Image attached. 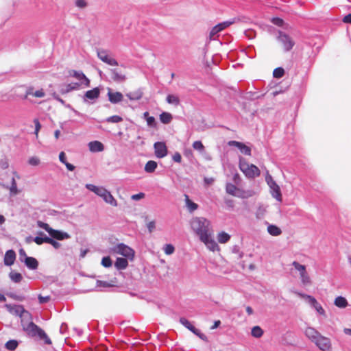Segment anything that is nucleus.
Masks as SVG:
<instances>
[{"label": "nucleus", "instance_id": "4468645a", "mask_svg": "<svg viewBox=\"0 0 351 351\" xmlns=\"http://www.w3.org/2000/svg\"><path fill=\"white\" fill-rule=\"evenodd\" d=\"M111 78L116 82H123L126 80V75L119 69H110Z\"/></svg>", "mask_w": 351, "mask_h": 351}, {"label": "nucleus", "instance_id": "72a5a7b5", "mask_svg": "<svg viewBox=\"0 0 351 351\" xmlns=\"http://www.w3.org/2000/svg\"><path fill=\"white\" fill-rule=\"evenodd\" d=\"M251 334L256 338H260L263 335V330L261 327L256 326L252 328Z\"/></svg>", "mask_w": 351, "mask_h": 351}, {"label": "nucleus", "instance_id": "a878e982", "mask_svg": "<svg viewBox=\"0 0 351 351\" xmlns=\"http://www.w3.org/2000/svg\"><path fill=\"white\" fill-rule=\"evenodd\" d=\"M128 263L125 258H117L114 265L118 269H124L128 267Z\"/></svg>", "mask_w": 351, "mask_h": 351}, {"label": "nucleus", "instance_id": "774afa93", "mask_svg": "<svg viewBox=\"0 0 351 351\" xmlns=\"http://www.w3.org/2000/svg\"><path fill=\"white\" fill-rule=\"evenodd\" d=\"M147 228L149 230V232H152L155 229V228H156L155 221H149L147 223Z\"/></svg>", "mask_w": 351, "mask_h": 351}, {"label": "nucleus", "instance_id": "3c124183", "mask_svg": "<svg viewBox=\"0 0 351 351\" xmlns=\"http://www.w3.org/2000/svg\"><path fill=\"white\" fill-rule=\"evenodd\" d=\"M34 125H35V132H34V134L36 136V138H38V132L41 128V125L39 122V120L38 119H35L34 120Z\"/></svg>", "mask_w": 351, "mask_h": 351}, {"label": "nucleus", "instance_id": "79ce46f5", "mask_svg": "<svg viewBox=\"0 0 351 351\" xmlns=\"http://www.w3.org/2000/svg\"><path fill=\"white\" fill-rule=\"evenodd\" d=\"M300 278H301V281H302V284L304 285H308L311 282L310 278H309L306 271L300 274Z\"/></svg>", "mask_w": 351, "mask_h": 351}, {"label": "nucleus", "instance_id": "473e14b6", "mask_svg": "<svg viewBox=\"0 0 351 351\" xmlns=\"http://www.w3.org/2000/svg\"><path fill=\"white\" fill-rule=\"evenodd\" d=\"M334 304L337 307H346L348 305V302L344 297L339 296L335 300Z\"/></svg>", "mask_w": 351, "mask_h": 351}, {"label": "nucleus", "instance_id": "f704fd0d", "mask_svg": "<svg viewBox=\"0 0 351 351\" xmlns=\"http://www.w3.org/2000/svg\"><path fill=\"white\" fill-rule=\"evenodd\" d=\"M81 84L80 83H71L65 85L64 89L62 90L63 93H69L71 90L77 89Z\"/></svg>", "mask_w": 351, "mask_h": 351}, {"label": "nucleus", "instance_id": "9b49d317", "mask_svg": "<svg viewBox=\"0 0 351 351\" xmlns=\"http://www.w3.org/2000/svg\"><path fill=\"white\" fill-rule=\"evenodd\" d=\"M45 96V92L43 88L35 90L32 86H29L27 88L25 94V99H28L29 97L36 98H43Z\"/></svg>", "mask_w": 351, "mask_h": 351}, {"label": "nucleus", "instance_id": "052dcab7", "mask_svg": "<svg viewBox=\"0 0 351 351\" xmlns=\"http://www.w3.org/2000/svg\"><path fill=\"white\" fill-rule=\"evenodd\" d=\"M145 193H138V194L132 195L131 196V199H132V200L137 201V200H139V199H141L144 198V197H145Z\"/></svg>", "mask_w": 351, "mask_h": 351}, {"label": "nucleus", "instance_id": "de8ad7c7", "mask_svg": "<svg viewBox=\"0 0 351 351\" xmlns=\"http://www.w3.org/2000/svg\"><path fill=\"white\" fill-rule=\"evenodd\" d=\"M10 191L11 193H12L14 195L17 194L19 192L18 189H17L16 182L14 178H12V184H11V186L10 188Z\"/></svg>", "mask_w": 351, "mask_h": 351}, {"label": "nucleus", "instance_id": "c9c22d12", "mask_svg": "<svg viewBox=\"0 0 351 351\" xmlns=\"http://www.w3.org/2000/svg\"><path fill=\"white\" fill-rule=\"evenodd\" d=\"M238 189L239 188H237L235 185L231 183H228L226 186V193L232 196H234Z\"/></svg>", "mask_w": 351, "mask_h": 351}, {"label": "nucleus", "instance_id": "bf43d9fd", "mask_svg": "<svg viewBox=\"0 0 351 351\" xmlns=\"http://www.w3.org/2000/svg\"><path fill=\"white\" fill-rule=\"evenodd\" d=\"M0 167L2 169H5L8 167V161L5 158L0 159Z\"/></svg>", "mask_w": 351, "mask_h": 351}, {"label": "nucleus", "instance_id": "20e7f679", "mask_svg": "<svg viewBox=\"0 0 351 351\" xmlns=\"http://www.w3.org/2000/svg\"><path fill=\"white\" fill-rule=\"evenodd\" d=\"M112 251L117 254H121L128 258L132 259L134 256V251L129 246L119 243L112 248Z\"/></svg>", "mask_w": 351, "mask_h": 351}, {"label": "nucleus", "instance_id": "ea45409f", "mask_svg": "<svg viewBox=\"0 0 351 351\" xmlns=\"http://www.w3.org/2000/svg\"><path fill=\"white\" fill-rule=\"evenodd\" d=\"M10 279L14 282H20L22 280V276L20 273L17 272H10Z\"/></svg>", "mask_w": 351, "mask_h": 351}, {"label": "nucleus", "instance_id": "412c9836", "mask_svg": "<svg viewBox=\"0 0 351 351\" xmlns=\"http://www.w3.org/2000/svg\"><path fill=\"white\" fill-rule=\"evenodd\" d=\"M88 147L90 152H99L104 149V145L97 141H91L88 143Z\"/></svg>", "mask_w": 351, "mask_h": 351}, {"label": "nucleus", "instance_id": "c756f323", "mask_svg": "<svg viewBox=\"0 0 351 351\" xmlns=\"http://www.w3.org/2000/svg\"><path fill=\"white\" fill-rule=\"evenodd\" d=\"M157 162L154 160H149L145 165V171L147 173L154 172L157 168Z\"/></svg>", "mask_w": 351, "mask_h": 351}, {"label": "nucleus", "instance_id": "f03ea898", "mask_svg": "<svg viewBox=\"0 0 351 351\" xmlns=\"http://www.w3.org/2000/svg\"><path fill=\"white\" fill-rule=\"evenodd\" d=\"M239 169L249 178H254L261 174L260 169L256 165L249 164L243 158L239 159Z\"/></svg>", "mask_w": 351, "mask_h": 351}, {"label": "nucleus", "instance_id": "69168bd1", "mask_svg": "<svg viewBox=\"0 0 351 351\" xmlns=\"http://www.w3.org/2000/svg\"><path fill=\"white\" fill-rule=\"evenodd\" d=\"M39 162H40V160L36 157H32L29 160V163L31 165L36 166V165H38L39 164Z\"/></svg>", "mask_w": 351, "mask_h": 351}, {"label": "nucleus", "instance_id": "0e129e2a", "mask_svg": "<svg viewBox=\"0 0 351 351\" xmlns=\"http://www.w3.org/2000/svg\"><path fill=\"white\" fill-rule=\"evenodd\" d=\"M75 5L80 8H84L87 5V3L84 0H76Z\"/></svg>", "mask_w": 351, "mask_h": 351}, {"label": "nucleus", "instance_id": "6e6d98bb", "mask_svg": "<svg viewBox=\"0 0 351 351\" xmlns=\"http://www.w3.org/2000/svg\"><path fill=\"white\" fill-rule=\"evenodd\" d=\"M38 300H39L40 304H46L48 302H49L51 300V298H50V296H42L40 295L38 296Z\"/></svg>", "mask_w": 351, "mask_h": 351}, {"label": "nucleus", "instance_id": "c03bdc74", "mask_svg": "<svg viewBox=\"0 0 351 351\" xmlns=\"http://www.w3.org/2000/svg\"><path fill=\"white\" fill-rule=\"evenodd\" d=\"M292 265L294 266L295 269L300 272V274L306 271V267L297 261H293Z\"/></svg>", "mask_w": 351, "mask_h": 351}, {"label": "nucleus", "instance_id": "393cba45", "mask_svg": "<svg viewBox=\"0 0 351 351\" xmlns=\"http://www.w3.org/2000/svg\"><path fill=\"white\" fill-rule=\"evenodd\" d=\"M217 239L220 243H226L230 239V235L225 232H220L217 234Z\"/></svg>", "mask_w": 351, "mask_h": 351}, {"label": "nucleus", "instance_id": "4c0bfd02", "mask_svg": "<svg viewBox=\"0 0 351 351\" xmlns=\"http://www.w3.org/2000/svg\"><path fill=\"white\" fill-rule=\"evenodd\" d=\"M167 101L170 104L178 106L180 104V99L178 96L174 95H169L167 97Z\"/></svg>", "mask_w": 351, "mask_h": 351}, {"label": "nucleus", "instance_id": "e433bc0d", "mask_svg": "<svg viewBox=\"0 0 351 351\" xmlns=\"http://www.w3.org/2000/svg\"><path fill=\"white\" fill-rule=\"evenodd\" d=\"M234 196L240 198H247L252 196V193L250 191H245L238 189Z\"/></svg>", "mask_w": 351, "mask_h": 351}, {"label": "nucleus", "instance_id": "1a4fd4ad", "mask_svg": "<svg viewBox=\"0 0 351 351\" xmlns=\"http://www.w3.org/2000/svg\"><path fill=\"white\" fill-rule=\"evenodd\" d=\"M97 195H99V197H102L103 199L106 203H108L113 206H117V200L114 198V197L110 193V192L107 191L105 188L101 187L99 192H98V193Z\"/></svg>", "mask_w": 351, "mask_h": 351}, {"label": "nucleus", "instance_id": "49530a36", "mask_svg": "<svg viewBox=\"0 0 351 351\" xmlns=\"http://www.w3.org/2000/svg\"><path fill=\"white\" fill-rule=\"evenodd\" d=\"M175 248L171 244H166L164 247V252L167 255H171L174 252Z\"/></svg>", "mask_w": 351, "mask_h": 351}, {"label": "nucleus", "instance_id": "f257e3e1", "mask_svg": "<svg viewBox=\"0 0 351 351\" xmlns=\"http://www.w3.org/2000/svg\"><path fill=\"white\" fill-rule=\"evenodd\" d=\"M191 226L194 232L199 236L200 241L210 251L219 250V245L212 238L213 230L208 220L204 217H194L191 221Z\"/></svg>", "mask_w": 351, "mask_h": 351}, {"label": "nucleus", "instance_id": "13d9d810", "mask_svg": "<svg viewBox=\"0 0 351 351\" xmlns=\"http://www.w3.org/2000/svg\"><path fill=\"white\" fill-rule=\"evenodd\" d=\"M147 123L150 127H156V123L154 117H149L147 118Z\"/></svg>", "mask_w": 351, "mask_h": 351}, {"label": "nucleus", "instance_id": "9d476101", "mask_svg": "<svg viewBox=\"0 0 351 351\" xmlns=\"http://www.w3.org/2000/svg\"><path fill=\"white\" fill-rule=\"evenodd\" d=\"M69 75L75 77L78 80L81 82L80 83L82 85H84L86 87L90 86V80L84 74L82 71H77L75 70H71L69 71Z\"/></svg>", "mask_w": 351, "mask_h": 351}, {"label": "nucleus", "instance_id": "2eb2a0df", "mask_svg": "<svg viewBox=\"0 0 351 351\" xmlns=\"http://www.w3.org/2000/svg\"><path fill=\"white\" fill-rule=\"evenodd\" d=\"M230 145H233L237 147L241 153L244 154L246 156H251V149L250 147L245 145L244 143L238 142L236 141H232L228 143Z\"/></svg>", "mask_w": 351, "mask_h": 351}, {"label": "nucleus", "instance_id": "0eeeda50", "mask_svg": "<svg viewBox=\"0 0 351 351\" xmlns=\"http://www.w3.org/2000/svg\"><path fill=\"white\" fill-rule=\"evenodd\" d=\"M278 40L282 43L286 51H290L295 45V42L289 36L281 32L278 36Z\"/></svg>", "mask_w": 351, "mask_h": 351}, {"label": "nucleus", "instance_id": "a19ab883", "mask_svg": "<svg viewBox=\"0 0 351 351\" xmlns=\"http://www.w3.org/2000/svg\"><path fill=\"white\" fill-rule=\"evenodd\" d=\"M285 74V70L282 67L276 68L273 71V76L275 78H280Z\"/></svg>", "mask_w": 351, "mask_h": 351}, {"label": "nucleus", "instance_id": "a18cd8bd", "mask_svg": "<svg viewBox=\"0 0 351 351\" xmlns=\"http://www.w3.org/2000/svg\"><path fill=\"white\" fill-rule=\"evenodd\" d=\"M193 147L194 149L198 150L199 152H203L204 150V146L200 141H196L193 142Z\"/></svg>", "mask_w": 351, "mask_h": 351}, {"label": "nucleus", "instance_id": "7c9ffc66", "mask_svg": "<svg viewBox=\"0 0 351 351\" xmlns=\"http://www.w3.org/2000/svg\"><path fill=\"white\" fill-rule=\"evenodd\" d=\"M172 115L169 112H162L160 115V120L162 123L168 124L172 120Z\"/></svg>", "mask_w": 351, "mask_h": 351}, {"label": "nucleus", "instance_id": "c85d7f7f", "mask_svg": "<svg viewBox=\"0 0 351 351\" xmlns=\"http://www.w3.org/2000/svg\"><path fill=\"white\" fill-rule=\"evenodd\" d=\"M298 295H300L303 299H304L305 301L308 304L313 306V307H317L318 303L315 298H313L311 295H304V294H300V293H299Z\"/></svg>", "mask_w": 351, "mask_h": 351}, {"label": "nucleus", "instance_id": "a211bd4d", "mask_svg": "<svg viewBox=\"0 0 351 351\" xmlns=\"http://www.w3.org/2000/svg\"><path fill=\"white\" fill-rule=\"evenodd\" d=\"M96 285L97 287L109 288L117 286V280L116 278L110 281L97 280Z\"/></svg>", "mask_w": 351, "mask_h": 351}, {"label": "nucleus", "instance_id": "680f3d73", "mask_svg": "<svg viewBox=\"0 0 351 351\" xmlns=\"http://www.w3.org/2000/svg\"><path fill=\"white\" fill-rule=\"evenodd\" d=\"M21 311V308H8V311L10 314L19 316L20 317V312Z\"/></svg>", "mask_w": 351, "mask_h": 351}, {"label": "nucleus", "instance_id": "f3484780", "mask_svg": "<svg viewBox=\"0 0 351 351\" xmlns=\"http://www.w3.org/2000/svg\"><path fill=\"white\" fill-rule=\"evenodd\" d=\"M109 101L112 104H117L123 100V96L120 92H112L108 90V93Z\"/></svg>", "mask_w": 351, "mask_h": 351}, {"label": "nucleus", "instance_id": "338daca9", "mask_svg": "<svg viewBox=\"0 0 351 351\" xmlns=\"http://www.w3.org/2000/svg\"><path fill=\"white\" fill-rule=\"evenodd\" d=\"M173 160L176 162H178V163L181 162L182 156H181L180 154L178 152L175 153L174 155L173 156Z\"/></svg>", "mask_w": 351, "mask_h": 351}, {"label": "nucleus", "instance_id": "7ed1b4c3", "mask_svg": "<svg viewBox=\"0 0 351 351\" xmlns=\"http://www.w3.org/2000/svg\"><path fill=\"white\" fill-rule=\"evenodd\" d=\"M38 225L40 228L46 230L53 239L62 241L70 238V235L68 233L58 230H54L51 228L48 223L38 221Z\"/></svg>", "mask_w": 351, "mask_h": 351}, {"label": "nucleus", "instance_id": "5fc2aeb1", "mask_svg": "<svg viewBox=\"0 0 351 351\" xmlns=\"http://www.w3.org/2000/svg\"><path fill=\"white\" fill-rule=\"evenodd\" d=\"M86 188L90 190L91 191L94 192L95 194H97L98 192H99L100 189H101V187H99L93 184H87Z\"/></svg>", "mask_w": 351, "mask_h": 351}, {"label": "nucleus", "instance_id": "8fccbe9b", "mask_svg": "<svg viewBox=\"0 0 351 351\" xmlns=\"http://www.w3.org/2000/svg\"><path fill=\"white\" fill-rule=\"evenodd\" d=\"M101 265L105 267H109L112 265V261L109 256L104 257L101 260Z\"/></svg>", "mask_w": 351, "mask_h": 351}, {"label": "nucleus", "instance_id": "2f4dec72", "mask_svg": "<svg viewBox=\"0 0 351 351\" xmlns=\"http://www.w3.org/2000/svg\"><path fill=\"white\" fill-rule=\"evenodd\" d=\"M18 345L19 342L16 340L12 339L6 342L5 348L10 351H14L16 349Z\"/></svg>", "mask_w": 351, "mask_h": 351}, {"label": "nucleus", "instance_id": "bb28decb", "mask_svg": "<svg viewBox=\"0 0 351 351\" xmlns=\"http://www.w3.org/2000/svg\"><path fill=\"white\" fill-rule=\"evenodd\" d=\"M267 232L272 236H279L282 234L281 229L275 225H269L267 227Z\"/></svg>", "mask_w": 351, "mask_h": 351}, {"label": "nucleus", "instance_id": "09e8293b", "mask_svg": "<svg viewBox=\"0 0 351 351\" xmlns=\"http://www.w3.org/2000/svg\"><path fill=\"white\" fill-rule=\"evenodd\" d=\"M47 240H49V237H36L34 239V242L37 245H41L43 243H48Z\"/></svg>", "mask_w": 351, "mask_h": 351}, {"label": "nucleus", "instance_id": "ddd939ff", "mask_svg": "<svg viewBox=\"0 0 351 351\" xmlns=\"http://www.w3.org/2000/svg\"><path fill=\"white\" fill-rule=\"evenodd\" d=\"M23 329L28 335L32 337L38 336L40 330H41V328L36 325L33 322H29L27 325H24Z\"/></svg>", "mask_w": 351, "mask_h": 351}, {"label": "nucleus", "instance_id": "39448f33", "mask_svg": "<svg viewBox=\"0 0 351 351\" xmlns=\"http://www.w3.org/2000/svg\"><path fill=\"white\" fill-rule=\"evenodd\" d=\"M265 179L267 184L271 190L272 196L278 201L281 202L282 194L279 186L276 183L270 175L267 174Z\"/></svg>", "mask_w": 351, "mask_h": 351}, {"label": "nucleus", "instance_id": "aec40b11", "mask_svg": "<svg viewBox=\"0 0 351 351\" xmlns=\"http://www.w3.org/2000/svg\"><path fill=\"white\" fill-rule=\"evenodd\" d=\"M20 318L23 328L24 327V325H27L28 322H32L31 314L25 308H21L20 312Z\"/></svg>", "mask_w": 351, "mask_h": 351}, {"label": "nucleus", "instance_id": "b1692460", "mask_svg": "<svg viewBox=\"0 0 351 351\" xmlns=\"http://www.w3.org/2000/svg\"><path fill=\"white\" fill-rule=\"evenodd\" d=\"M184 199H185L186 206L190 212H193L197 209L198 205L196 203L192 202L189 199V195H184Z\"/></svg>", "mask_w": 351, "mask_h": 351}, {"label": "nucleus", "instance_id": "423d86ee", "mask_svg": "<svg viewBox=\"0 0 351 351\" xmlns=\"http://www.w3.org/2000/svg\"><path fill=\"white\" fill-rule=\"evenodd\" d=\"M313 343L322 351H330L331 349L330 339L322 336L321 334Z\"/></svg>", "mask_w": 351, "mask_h": 351}, {"label": "nucleus", "instance_id": "dca6fc26", "mask_svg": "<svg viewBox=\"0 0 351 351\" xmlns=\"http://www.w3.org/2000/svg\"><path fill=\"white\" fill-rule=\"evenodd\" d=\"M16 259L15 252L12 250H8L4 256L3 262L7 266H11L14 264Z\"/></svg>", "mask_w": 351, "mask_h": 351}, {"label": "nucleus", "instance_id": "cd10ccee", "mask_svg": "<svg viewBox=\"0 0 351 351\" xmlns=\"http://www.w3.org/2000/svg\"><path fill=\"white\" fill-rule=\"evenodd\" d=\"M180 322L185 326L186 328H188L190 331H191L193 334L195 332H197V329L193 326L189 321H188L184 317H180Z\"/></svg>", "mask_w": 351, "mask_h": 351}, {"label": "nucleus", "instance_id": "4be33fe9", "mask_svg": "<svg viewBox=\"0 0 351 351\" xmlns=\"http://www.w3.org/2000/svg\"><path fill=\"white\" fill-rule=\"evenodd\" d=\"M26 266L30 269H36L38 268V262L34 257L26 256L25 259Z\"/></svg>", "mask_w": 351, "mask_h": 351}, {"label": "nucleus", "instance_id": "58836bf2", "mask_svg": "<svg viewBox=\"0 0 351 351\" xmlns=\"http://www.w3.org/2000/svg\"><path fill=\"white\" fill-rule=\"evenodd\" d=\"M38 337L42 340H44L45 343L47 345L51 344V341L47 336V335L45 333V332L41 329L40 330V332L38 335Z\"/></svg>", "mask_w": 351, "mask_h": 351}, {"label": "nucleus", "instance_id": "603ef678", "mask_svg": "<svg viewBox=\"0 0 351 351\" xmlns=\"http://www.w3.org/2000/svg\"><path fill=\"white\" fill-rule=\"evenodd\" d=\"M47 241H48L47 243L51 244L56 249H58L61 246V244L60 243L55 241L52 238L49 237V240H47Z\"/></svg>", "mask_w": 351, "mask_h": 351}, {"label": "nucleus", "instance_id": "864d4df0", "mask_svg": "<svg viewBox=\"0 0 351 351\" xmlns=\"http://www.w3.org/2000/svg\"><path fill=\"white\" fill-rule=\"evenodd\" d=\"M234 23V21H224L222 23H219V26L220 27L221 29L223 31L226 28L228 27Z\"/></svg>", "mask_w": 351, "mask_h": 351}, {"label": "nucleus", "instance_id": "e2e57ef3", "mask_svg": "<svg viewBox=\"0 0 351 351\" xmlns=\"http://www.w3.org/2000/svg\"><path fill=\"white\" fill-rule=\"evenodd\" d=\"M194 334L195 335H197V337H199L202 340H203L206 342H207L208 341L207 337L204 334L200 332V330L198 329H197V332H194Z\"/></svg>", "mask_w": 351, "mask_h": 351}, {"label": "nucleus", "instance_id": "6ab92c4d", "mask_svg": "<svg viewBox=\"0 0 351 351\" xmlns=\"http://www.w3.org/2000/svg\"><path fill=\"white\" fill-rule=\"evenodd\" d=\"M305 335L308 339H309L312 342H314L316 339H317L318 336L320 333L316 330L314 328L308 327L305 330Z\"/></svg>", "mask_w": 351, "mask_h": 351}, {"label": "nucleus", "instance_id": "f8f14e48", "mask_svg": "<svg viewBox=\"0 0 351 351\" xmlns=\"http://www.w3.org/2000/svg\"><path fill=\"white\" fill-rule=\"evenodd\" d=\"M154 147L157 158H162L167 155V147L164 142L155 143Z\"/></svg>", "mask_w": 351, "mask_h": 351}, {"label": "nucleus", "instance_id": "6e6552de", "mask_svg": "<svg viewBox=\"0 0 351 351\" xmlns=\"http://www.w3.org/2000/svg\"><path fill=\"white\" fill-rule=\"evenodd\" d=\"M97 57L102 62L110 65V66H118V62L117 60L110 56L107 51L101 49L97 51Z\"/></svg>", "mask_w": 351, "mask_h": 351}, {"label": "nucleus", "instance_id": "4d7b16f0", "mask_svg": "<svg viewBox=\"0 0 351 351\" xmlns=\"http://www.w3.org/2000/svg\"><path fill=\"white\" fill-rule=\"evenodd\" d=\"M271 21L274 24L279 27L282 26L284 24V21L278 17L273 18Z\"/></svg>", "mask_w": 351, "mask_h": 351}, {"label": "nucleus", "instance_id": "5701e85b", "mask_svg": "<svg viewBox=\"0 0 351 351\" xmlns=\"http://www.w3.org/2000/svg\"><path fill=\"white\" fill-rule=\"evenodd\" d=\"M99 89L98 88H94L92 90L86 91L85 93V97L88 99H95L99 97Z\"/></svg>", "mask_w": 351, "mask_h": 351}, {"label": "nucleus", "instance_id": "37998d69", "mask_svg": "<svg viewBox=\"0 0 351 351\" xmlns=\"http://www.w3.org/2000/svg\"><path fill=\"white\" fill-rule=\"evenodd\" d=\"M123 121V118L119 115H113L106 119V121L108 123H119Z\"/></svg>", "mask_w": 351, "mask_h": 351}]
</instances>
